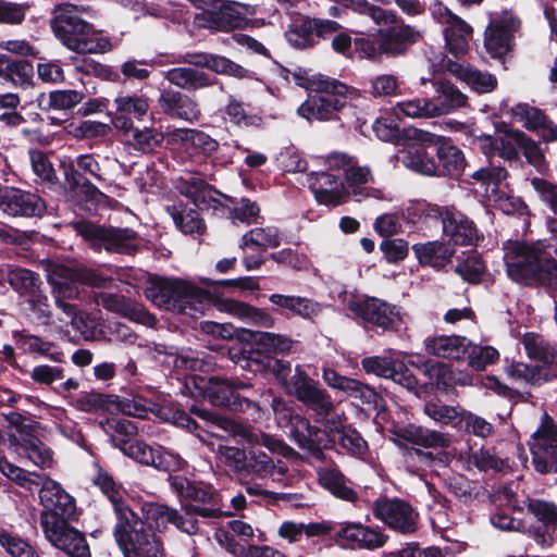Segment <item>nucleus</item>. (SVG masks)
Returning <instances> with one entry per match:
<instances>
[{
  "instance_id": "ddd939ff",
  "label": "nucleus",
  "mask_w": 557,
  "mask_h": 557,
  "mask_svg": "<svg viewBox=\"0 0 557 557\" xmlns=\"http://www.w3.org/2000/svg\"><path fill=\"white\" fill-rule=\"evenodd\" d=\"M374 517L389 529L401 534L417 531L419 515L413 507L400 498L380 497L372 506Z\"/></svg>"
},
{
  "instance_id": "f3484780",
  "label": "nucleus",
  "mask_w": 557,
  "mask_h": 557,
  "mask_svg": "<svg viewBox=\"0 0 557 557\" xmlns=\"http://www.w3.org/2000/svg\"><path fill=\"white\" fill-rule=\"evenodd\" d=\"M348 308L364 322L382 331H397L401 323L397 307L375 297L349 301Z\"/></svg>"
},
{
  "instance_id": "e433bc0d",
  "label": "nucleus",
  "mask_w": 557,
  "mask_h": 557,
  "mask_svg": "<svg viewBox=\"0 0 557 557\" xmlns=\"http://www.w3.org/2000/svg\"><path fill=\"white\" fill-rule=\"evenodd\" d=\"M412 251L420 265H428L436 270L444 269L455 253V249L449 243L440 240L417 243L412 246Z\"/></svg>"
},
{
  "instance_id": "13d9d810",
  "label": "nucleus",
  "mask_w": 557,
  "mask_h": 557,
  "mask_svg": "<svg viewBox=\"0 0 557 557\" xmlns=\"http://www.w3.org/2000/svg\"><path fill=\"white\" fill-rule=\"evenodd\" d=\"M113 441L116 442V445H119L124 455L133 458L134 460L152 467L153 463H156L154 456L157 448L148 446L144 442L129 443L127 441L119 440L115 437H113Z\"/></svg>"
},
{
  "instance_id": "c03bdc74",
  "label": "nucleus",
  "mask_w": 557,
  "mask_h": 557,
  "mask_svg": "<svg viewBox=\"0 0 557 557\" xmlns=\"http://www.w3.org/2000/svg\"><path fill=\"white\" fill-rule=\"evenodd\" d=\"M235 337L237 342L249 345L250 348H292L293 346L289 337L270 332L240 329L236 330Z\"/></svg>"
},
{
  "instance_id": "2eb2a0df",
  "label": "nucleus",
  "mask_w": 557,
  "mask_h": 557,
  "mask_svg": "<svg viewBox=\"0 0 557 557\" xmlns=\"http://www.w3.org/2000/svg\"><path fill=\"white\" fill-rule=\"evenodd\" d=\"M287 392L320 417H326L334 410V403L330 394L321 388L318 382L301 371L299 367L290 376Z\"/></svg>"
},
{
  "instance_id": "bf43d9fd",
  "label": "nucleus",
  "mask_w": 557,
  "mask_h": 557,
  "mask_svg": "<svg viewBox=\"0 0 557 557\" xmlns=\"http://www.w3.org/2000/svg\"><path fill=\"white\" fill-rule=\"evenodd\" d=\"M485 271V263L479 256H468L459 261L455 268V272L469 284H479Z\"/></svg>"
},
{
  "instance_id": "bb28decb",
  "label": "nucleus",
  "mask_w": 557,
  "mask_h": 557,
  "mask_svg": "<svg viewBox=\"0 0 557 557\" xmlns=\"http://www.w3.org/2000/svg\"><path fill=\"white\" fill-rule=\"evenodd\" d=\"M244 388H248V385L219 376L209 377L203 386L205 394L210 403L231 410L242 409L243 401L249 404L248 399H242L237 393Z\"/></svg>"
},
{
  "instance_id": "a18cd8bd",
  "label": "nucleus",
  "mask_w": 557,
  "mask_h": 557,
  "mask_svg": "<svg viewBox=\"0 0 557 557\" xmlns=\"http://www.w3.org/2000/svg\"><path fill=\"white\" fill-rule=\"evenodd\" d=\"M18 453L40 468H48L52 465V453L37 437L20 432L16 438Z\"/></svg>"
},
{
  "instance_id": "5fc2aeb1",
  "label": "nucleus",
  "mask_w": 557,
  "mask_h": 557,
  "mask_svg": "<svg viewBox=\"0 0 557 557\" xmlns=\"http://www.w3.org/2000/svg\"><path fill=\"white\" fill-rule=\"evenodd\" d=\"M133 147L141 153H151L156 148L161 147L164 141V134L154 127L135 128L132 134Z\"/></svg>"
},
{
  "instance_id": "58836bf2",
  "label": "nucleus",
  "mask_w": 557,
  "mask_h": 557,
  "mask_svg": "<svg viewBox=\"0 0 557 557\" xmlns=\"http://www.w3.org/2000/svg\"><path fill=\"white\" fill-rule=\"evenodd\" d=\"M396 434L404 441L424 448H448L451 444L448 433L414 424L400 428Z\"/></svg>"
},
{
  "instance_id": "aec40b11",
  "label": "nucleus",
  "mask_w": 557,
  "mask_h": 557,
  "mask_svg": "<svg viewBox=\"0 0 557 557\" xmlns=\"http://www.w3.org/2000/svg\"><path fill=\"white\" fill-rule=\"evenodd\" d=\"M247 5L230 0H214L212 9L202 13L203 26L218 32L243 29L249 24Z\"/></svg>"
},
{
  "instance_id": "20e7f679",
  "label": "nucleus",
  "mask_w": 557,
  "mask_h": 557,
  "mask_svg": "<svg viewBox=\"0 0 557 557\" xmlns=\"http://www.w3.org/2000/svg\"><path fill=\"white\" fill-rule=\"evenodd\" d=\"M550 247L546 240L532 244L525 240L508 242L504 247L507 276L525 287L557 289V258L552 255Z\"/></svg>"
},
{
  "instance_id": "c85d7f7f",
  "label": "nucleus",
  "mask_w": 557,
  "mask_h": 557,
  "mask_svg": "<svg viewBox=\"0 0 557 557\" xmlns=\"http://www.w3.org/2000/svg\"><path fill=\"white\" fill-rule=\"evenodd\" d=\"M131 530L127 531L132 539L129 545L125 546L116 541L125 557H141V555L146 557H165L162 541L154 533H150L146 529L144 521H139Z\"/></svg>"
},
{
  "instance_id": "f704fd0d",
  "label": "nucleus",
  "mask_w": 557,
  "mask_h": 557,
  "mask_svg": "<svg viewBox=\"0 0 557 557\" xmlns=\"http://www.w3.org/2000/svg\"><path fill=\"white\" fill-rule=\"evenodd\" d=\"M528 361L512 360L507 371L510 375L534 381L546 367L557 363V350H527Z\"/></svg>"
},
{
  "instance_id": "6e6d98bb",
  "label": "nucleus",
  "mask_w": 557,
  "mask_h": 557,
  "mask_svg": "<svg viewBox=\"0 0 557 557\" xmlns=\"http://www.w3.org/2000/svg\"><path fill=\"white\" fill-rule=\"evenodd\" d=\"M8 282L14 290L29 295L39 289L41 283L37 273L24 268H15L9 271Z\"/></svg>"
},
{
  "instance_id": "de8ad7c7",
  "label": "nucleus",
  "mask_w": 557,
  "mask_h": 557,
  "mask_svg": "<svg viewBox=\"0 0 557 557\" xmlns=\"http://www.w3.org/2000/svg\"><path fill=\"white\" fill-rule=\"evenodd\" d=\"M85 95L77 90L63 89L52 90L48 95L41 92L36 101L44 111L49 110H71L81 103Z\"/></svg>"
},
{
  "instance_id": "f8f14e48",
  "label": "nucleus",
  "mask_w": 557,
  "mask_h": 557,
  "mask_svg": "<svg viewBox=\"0 0 557 557\" xmlns=\"http://www.w3.org/2000/svg\"><path fill=\"white\" fill-rule=\"evenodd\" d=\"M379 37L381 49L387 58H397L407 53L411 46L422 39L421 33L414 27L405 24L394 11L393 16L385 17L380 24Z\"/></svg>"
},
{
  "instance_id": "774afa93",
  "label": "nucleus",
  "mask_w": 557,
  "mask_h": 557,
  "mask_svg": "<svg viewBox=\"0 0 557 557\" xmlns=\"http://www.w3.org/2000/svg\"><path fill=\"white\" fill-rule=\"evenodd\" d=\"M362 368L366 372L382 376L385 379H394L397 374L395 362L391 358L369 357L362 360Z\"/></svg>"
},
{
  "instance_id": "79ce46f5",
  "label": "nucleus",
  "mask_w": 557,
  "mask_h": 557,
  "mask_svg": "<svg viewBox=\"0 0 557 557\" xmlns=\"http://www.w3.org/2000/svg\"><path fill=\"white\" fill-rule=\"evenodd\" d=\"M183 145L188 154L198 160H207L213 157L220 148L216 139L196 128L185 131Z\"/></svg>"
},
{
  "instance_id": "c756f323",
  "label": "nucleus",
  "mask_w": 557,
  "mask_h": 557,
  "mask_svg": "<svg viewBox=\"0 0 557 557\" xmlns=\"http://www.w3.org/2000/svg\"><path fill=\"white\" fill-rule=\"evenodd\" d=\"M288 472L285 462L274 460L269 455L260 450H248L242 480H264L272 478L273 481H280Z\"/></svg>"
},
{
  "instance_id": "6e6552de",
  "label": "nucleus",
  "mask_w": 557,
  "mask_h": 557,
  "mask_svg": "<svg viewBox=\"0 0 557 557\" xmlns=\"http://www.w3.org/2000/svg\"><path fill=\"white\" fill-rule=\"evenodd\" d=\"M72 227L95 251L104 249L110 253L133 256L140 249L141 238L129 227L99 225L88 220L74 221Z\"/></svg>"
},
{
  "instance_id": "ea45409f",
  "label": "nucleus",
  "mask_w": 557,
  "mask_h": 557,
  "mask_svg": "<svg viewBox=\"0 0 557 557\" xmlns=\"http://www.w3.org/2000/svg\"><path fill=\"white\" fill-rule=\"evenodd\" d=\"M437 94L436 102L433 101L431 110L433 114L442 115L450 111L466 107L467 96L462 94L450 81L441 78L433 83Z\"/></svg>"
},
{
  "instance_id": "f257e3e1",
  "label": "nucleus",
  "mask_w": 557,
  "mask_h": 557,
  "mask_svg": "<svg viewBox=\"0 0 557 557\" xmlns=\"http://www.w3.org/2000/svg\"><path fill=\"white\" fill-rule=\"evenodd\" d=\"M146 296L156 306L166 311L187 314L196 318L214 307L221 312L262 326L272 327L274 319L264 309L244 301L224 298L196 285L194 282L180 277H160L151 282Z\"/></svg>"
},
{
  "instance_id": "4468645a",
  "label": "nucleus",
  "mask_w": 557,
  "mask_h": 557,
  "mask_svg": "<svg viewBox=\"0 0 557 557\" xmlns=\"http://www.w3.org/2000/svg\"><path fill=\"white\" fill-rule=\"evenodd\" d=\"M39 499L44 507L40 513V524H45L46 520L60 521L64 519H73L76 513V505L74 498L64 491L57 481L42 476L39 484Z\"/></svg>"
},
{
  "instance_id": "37998d69",
  "label": "nucleus",
  "mask_w": 557,
  "mask_h": 557,
  "mask_svg": "<svg viewBox=\"0 0 557 557\" xmlns=\"http://www.w3.org/2000/svg\"><path fill=\"white\" fill-rule=\"evenodd\" d=\"M318 480L321 486L337 498L351 503L358 498L357 493L348 485L347 479L337 468H319Z\"/></svg>"
},
{
  "instance_id": "3c124183",
  "label": "nucleus",
  "mask_w": 557,
  "mask_h": 557,
  "mask_svg": "<svg viewBox=\"0 0 557 557\" xmlns=\"http://www.w3.org/2000/svg\"><path fill=\"white\" fill-rule=\"evenodd\" d=\"M137 338V334L128 325L121 322L106 323L101 335V342L114 346L136 345Z\"/></svg>"
},
{
  "instance_id": "473e14b6",
  "label": "nucleus",
  "mask_w": 557,
  "mask_h": 557,
  "mask_svg": "<svg viewBox=\"0 0 557 557\" xmlns=\"http://www.w3.org/2000/svg\"><path fill=\"white\" fill-rule=\"evenodd\" d=\"M373 132L383 141L396 146H407L410 150L417 145L423 131L414 126H403L392 116L377 117L373 123Z\"/></svg>"
},
{
  "instance_id": "9b49d317",
  "label": "nucleus",
  "mask_w": 557,
  "mask_h": 557,
  "mask_svg": "<svg viewBox=\"0 0 557 557\" xmlns=\"http://www.w3.org/2000/svg\"><path fill=\"white\" fill-rule=\"evenodd\" d=\"M532 462L540 473L557 472V425L546 411L530 441Z\"/></svg>"
},
{
  "instance_id": "338daca9",
  "label": "nucleus",
  "mask_w": 557,
  "mask_h": 557,
  "mask_svg": "<svg viewBox=\"0 0 557 557\" xmlns=\"http://www.w3.org/2000/svg\"><path fill=\"white\" fill-rule=\"evenodd\" d=\"M335 430L337 435L335 441L347 453L354 456H361L366 453L367 443L357 431L351 429L339 430V428H335Z\"/></svg>"
},
{
  "instance_id": "423d86ee",
  "label": "nucleus",
  "mask_w": 557,
  "mask_h": 557,
  "mask_svg": "<svg viewBox=\"0 0 557 557\" xmlns=\"http://www.w3.org/2000/svg\"><path fill=\"white\" fill-rule=\"evenodd\" d=\"M87 10L69 2L57 4L52 10L51 29L55 38L74 52L106 53L112 49L111 40L81 16Z\"/></svg>"
},
{
  "instance_id": "1a4fd4ad",
  "label": "nucleus",
  "mask_w": 557,
  "mask_h": 557,
  "mask_svg": "<svg viewBox=\"0 0 557 557\" xmlns=\"http://www.w3.org/2000/svg\"><path fill=\"white\" fill-rule=\"evenodd\" d=\"M193 413L203 420L207 433H213L212 428L216 426L221 430L228 432L233 436H238L245 440L250 445H261L268 448L272 454H277L285 458H292L298 454L288 446L283 440L267 434L261 431H256L252 428L244 424L236 423L233 420L223 418L207 409L193 408Z\"/></svg>"
},
{
  "instance_id": "b1692460",
  "label": "nucleus",
  "mask_w": 557,
  "mask_h": 557,
  "mask_svg": "<svg viewBox=\"0 0 557 557\" xmlns=\"http://www.w3.org/2000/svg\"><path fill=\"white\" fill-rule=\"evenodd\" d=\"M335 542L351 549H376L385 545L388 536L382 531L356 522H344L334 535Z\"/></svg>"
},
{
  "instance_id": "72a5a7b5",
  "label": "nucleus",
  "mask_w": 557,
  "mask_h": 557,
  "mask_svg": "<svg viewBox=\"0 0 557 557\" xmlns=\"http://www.w3.org/2000/svg\"><path fill=\"white\" fill-rule=\"evenodd\" d=\"M158 102L161 110L172 119L195 122L201 116L199 104L189 96L177 90L163 89Z\"/></svg>"
},
{
  "instance_id": "a19ab883",
  "label": "nucleus",
  "mask_w": 557,
  "mask_h": 557,
  "mask_svg": "<svg viewBox=\"0 0 557 557\" xmlns=\"http://www.w3.org/2000/svg\"><path fill=\"white\" fill-rule=\"evenodd\" d=\"M168 81L187 91H196L214 85L218 79L194 67H174L166 74Z\"/></svg>"
},
{
  "instance_id": "864d4df0",
  "label": "nucleus",
  "mask_w": 557,
  "mask_h": 557,
  "mask_svg": "<svg viewBox=\"0 0 557 557\" xmlns=\"http://www.w3.org/2000/svg\"><path fill=\"white\" fill-rule=\"evenodd\" d=\"M25 310L29 318L37 324H48L51 319V305L48 296L42 290L37 289L25 300Z\"/></svg>"
},
{
  "instance_id": "f03ea898",
  "label": "nucleus",
  "mask_w": 557,
  "mask_h": 557,
  "mask_svg": "<svg viewBox=\"0 0 557 557\" xmlns=\"http://www.w3.org/2000/svg\"><path fill=\"white\" fill-rule=\"evenodd\" d=\"M170 484L182 502V512L164 504L145 503L143 515L149 528L164 531L169 523L188 535L200 531L197 517L216 519L223 515L221 496L210 484L170 476Z\"/></svg>"
},
{
  "instance_id": "680f3d73",
  "label": "nucleus",
  "mask_w": 557,
  "mask_h": 557,
  "mask_svg": "<svg viewBox=\"0 0 557 557\" xmlns=\"http://www.w3.org/2000/svg\"><path fill=\"white\" fill-rule=\"evenodd\" d=\"M0 472L16 482L22 487L30 490L33 486H39L41 475L27 472L24 469L11 463L7 459H0Z\"/></svg>"
},
{
  "instance_id": "9d476101",
  "label": "nucleus",
  "mask_w": 557,
  "mask_h": 557,
  "mask_svg": "<svg viewBox=\"0 0 557 557\" xmlns=\"http://www.w3.org/2000/svg\"><path fill=\"white\" fill-rule=\"evenodd\" d=\"M94 483L108 497L113 506L117 519L113 531L115 541H119L125 546L129 545L132 539L127 531H132V527L138 524L141 520L126 504L124 499L125 491L114 482L112 476L104 472H99L94 479Z\"/></svg>"
},
{
  "instance_id": "dca6fc26",
  "label": "nucleus",
  "mask_w": 557,
  "mask_h": 557,
  "mask_svg": "<svg viewBox=\"0 0 557 557\" xmlns=\"http://www.w3.org/2000/svg\"><path fill=\"white\" fill-rule=\"evenodd\" d=\"M71 520H46L41 525L45 537L51 545L70 557H90L89 546L84 534L69 524Z\"/></svg>"
},
{
  "instance_id": "5701e85b",
  "label": "nucleus",
  "mask_w": 557,
  "mask_h": 557,
  "mask_svg": "<svg viewBox=\"0 0 557 557\" xmlns=\"http://www.w3.org/2000/svg\"><path fill=\"white\" fill-rule=\"evenodd\" d=\"M494 135L482 134L478 138L482 141V149L485 154H498L505 160L516 161L519 159L521 140L524 133L511 128L506 122L495 123Z\"/></svg>"
},
{
  "instance_id": "4be33fe9",
  "label": "nucleus",
  "mask_w": 557,
  "mask_h": 557,
  "mask_svg": "<svg viewBox=\"0 0 557 557\" xmlns=\"http://www.w3.org/2000/svg\"><path fill=\"white\" fill-rule=\"evenodd\" d=\"M527 507L539 522L537 525L527 528L528 535L543 548L552 546L557 528V506L547 500L528 498Z\"/></svg>"
},
{
  "instance_id": "69168bd1",
  "label": "nucleus",
  "mask_w": 557,
  "mask_h": 557,
  "mask_svg": "<svg viewBox=\"0 0 557 557\" xmlns=\"http://www.w3.org/2000/svg\"><path fill=\"white\" fill-rule=\"evenodd\" d=\"M511 114L519 117L520 121H524V126L530 131L540 129L548 119L544 111L528 103L516 104L511 109Z\"/></svg>"
},
{
  "instance_id": "412c9836",
  "label": "nucleus",
  "mask_w": 557,
  "mask_h": 557,
  "mask_svg": "<svg viewBox=\"0 0 557 557\" xmlns=\"http://www.w3.org/2000/svg\"><path fill=\"white\" fill-rule=\"evenodd\" d=\"M519 27L520 20L510 11L491 20L484 37V47L491 58L500 59L507 54L513 33Z\"/></svg>"
},
{
  "instance_id": "6ab92c4d",
  "label": "nucleus",
  "mask_w": 557,
  "mask_h": 557,
  "mask_svg": "<svg viewBox=\"0 0 557 557\" xmlns=\"http://www.w3.org/2000/svg\"><path fill=\"white\" fill-rule=\"evenodd\" d=\"M341 28V24L332 20L302 16L295 20L289 26L286 38L293 47L306 49L313 47L317 44V38L326 39Z\"/></svg>"
},
{
  "instance_id": "0eeeda50",
  "label": "nucleus",
  "mask_w": 557,
  "mask_h": 557,
  "mask_svg": "<svg viewBox=\"0 0 557 557\" xmlns=\"http://www.w3.org/2000/svg\"><path fill=\"white\" fill-rule=\"evenodd\" d=\"M308 97L298 109L299 116L312 121H337L339 113L348 106L354 87L326 75L317 74L305 86Z\"/></svg>"
},
{
  "instance_id": "e2e57ef3",
  "label": "nucleus",
  "mask_w": 557,
  "mask_h": 557,
  "mask_svg": "<svg viewBox=\"0 0 557 557\" xmlns=\"http://www.w3.org/2000/svg\"><path fill=\"white\" fill-rule=\"evenodd\" d=\"M226 214L233 223H257V218L260 213V207L256 201H251L248 198H242L239 202L233 208H225Z\"/></svg>"
},
{
  "instance_id": "7c9ffc66",
  "label": "nucleus",
  "mask_w": 557,
  "mask_h": 557,
  "mask_svg": "<svg viewBox=\"0 0 557 557\" xmlns=\"http://www.w3.org/2000/svg\"><path fill=\"white\" fill-rule=\"evenodd\" d=\"M175 188L182 196L188 198L196 208L218 209L219 206H222L221 201L212 195L219 194L215 187L195 174L178 177Z\"/></svg>"
},
{
  "instance_id": "09e8293b",
  "label": "nucleus",
  "mask_w": 557,
  "mask_h": 557,
  "mask_svg": "<svg viewBox=\"0 0 557 557\" xmlns=\"http://www.w3.org/2000/svg\"><path fill=\"white\" fill-rule=\"evenodd\" d=\"M71 195L76 206L88 214H96L99 206L107 198V195L92 183L85 184L82 188L72 191Z\"/></svg>"
},
{
  "instance_id": "0e129e2a",
  "label": "nucleus",
  "mask_w": 557,
  "mask_h": 557,
  "mask_svg": "<svg viewBox=\"0 0 557 557\" xmlns=\"http://www.w3.org/2000/svg\"><path fill=\"white\" fill-rule=\"evenodd\" d=\"M354 51L360 59H368L373 62H381L385 53L381 49L379 33L373 36L356 37L354 39Z\"/></svg>"
},
{
  "instance_id": "a211bd4d",
  "label": "nucleus",
  "mask_w": 557,
  "mask_h": 557,
  "mask_svg": "<svg viewBox=\"0 0 557 557\" xmlns=\"http://www.w3.org/2000/svg\"><path fill=\"white\" fill-rule=\"evenodd\" d=\"M87 300L89 304L94 302L96 306H102L108 311L119 313L135 322L147 326H154L157 318L150 313L141 304L125 297L124 295L87 290Z\"/></svg>"
},
{
  "instance_id": "cd10ccee",
  "label": "nucleus",
  "mask_w": 557,
  "mask_h": 557,
  "mask_svg": "<svg viewBox=\"0 0 557 557\" xmlns=\"http://www.w3.org/2000/svg\"><path fill=\"white\" fill-rule=\"evenodd\" d=\"M447 207L430 203L425 200L410 201L401 209L403 221L417 231H428L442 225Z\"/></svg>"
},
{
  "instance_id": "39448f33",
  "label": "nucleus",
  "mask_w": 557,
  "mask_h": 557,
  "mask_svg": "<svg viewBox=\"0 0 557 557\" xmlns=\"http://www.w3.org/2000/svg\"><path fill=\"white\" fill-rule=\"evenodd\" d=\"M404 163L420 174L453 180H459L467 166L463 151L450 138L425 131L407 151Z\"/></svg>"
},
{
  "instance_id": "2f4dec72",
  "label": "nucleus",
  "mask_w": 557,
  "mask_h": 557,
  "mask_svg": "<svg viewBox=\"0 0 557 557\" xmlns=\"http://www.w3.org/2000/svg\"><path fill=\"white\" fill-rule=\"evenodd\" d=\"M322 379L327 386L342 391L350 397L359 399L364 405H376L380 396L374 388L356 379L341 375L337 371L324 367Z\"/></svg>"
},
{
  "instance_id": "603ef678",
  "label": "nucleus",
  "mask_w": 557,
  "mask_h": 557,
  "mask_svg": "<svg viewBox=\"0 0 557 557\" xmlns=\"http://www.w3.org/2000/svg\"><path fill=\"white\" fill-rule=\"evenodd\" d=\"M223 112L231 123L239 127H261L263 125V119L260 115L247 113L244 103L232 96Z\"/></svg>"
},
{
  "instance_id": "393cba45",
  "label": "nucleus",
  "mask_w": 557,
  "mask_h": 557,
  "mask_svg": "<svg viewBox=\"0 0 557 557\" xmlns=\"http://www.w3.org/2000/svg\"><path fill=\"white\" fill-rule=\"evenodd\" d=\"M0 210L10 216L41 215L46 203L38 195L14 187L0 189Z\"/></svg>"
},
{
  "instance_id": "4c0bfd02",
  "label": "nucleus",
  "mask_w": 557,
  "mask_h": 557,
  "mask_svg": "<svg viewBox=\"0 0 557 557\" xmlns=\"http://www.w3.org/2000/svg\"><path fill=\"white\" fill-rule=\"evenodd\" d=\"M33 77L34 65L30 61L0 53V79L14 87L27 88L33 86Z\"/></svg>"
},
{
  "instance_id": "49530a36",
  "label": "nucleus",
  "mask_w": 557,
  "mask_h": 557,
  "mask_svg": "<svg viewBox=\"0 0 557 557\" xmlns=\"http://www.w3.org/2000/svg\"><path fill=\"white\" fill-rule=\"evenodd\" d=\"M463 409L449 406L441 400H430L423 406V413L442 426L461 428Z\"/></svg>"
},
{
  "instance_id": "4d7b16f0",
  "label": "nucleus",
  "mask_w": 557,
  "mask_h": 557,
  "mask_svg": "<svg viewBox=\"0 0 557 557\" xmlns=\"http://www.w3.org/2000/svg\"><path fill=\"white\" fill-rule=\"evenodd\" d=\"M210 59L209 70L215 74L232 76L237 79L252 77V72L224 55L213 53Z\"/></svg>"
},
{
  "instance_id": "c9c22d12",
  "label": "nucleus",
  "mask_w": 557,
  "mask_h": 557,
  "mask_svg": "<svg viewBox=\"0 0 557 557\" xmlns=\"http://www.w3.org/2000/svg\"><path fill=\"white\" fill-rule=\"evenodd\" d=\"M199 208L189 207L183 200H177L166 206V212L172 218L176 228L184 235L202 236L207 231V224L199 213Z\"/></svg>"
},
{
  "instance_id": "a878e982",
  "label": "nucleus",
  "mask_w": 557,
  "mask_h": 557,
  "mask_svg": "<svg viewBox=\"0 0 557 557\" xmlns=\"http://www.w3.org/2000/svg\"><path fill=\"white\" fill-rule=\"evenodd\" d=\"M443 235L456 246H476L483 235L468 215L455 207H447L442 223Z\"/></svg>"
},
{
  "instance_id": "052dcab7",
  "label": "nucleus",
  "mask_w": 557,
  "mask_h": 557,
  "mask_svg": "<svg viewBox=\"0 0 557 557\" xmlns=\"http://www.w3.org/2000/svg\"><path fill=\"white\" fill-rule=\"evenodd\" d=\"M216 455L225 467L230 468L239 479L242 478L248 450L235 446L220 445Z\"/></svg>"
},
{
  "instance_id": "8fccbe9b",
  "label": "nucleus",
  "mask_w": 557,
  "mask_h": 557,
  "mask_svg": "<svg viewBox=\"0 0 557 557\" xmlns=\"http://www.w3.org/2000/svg\"><path fill=\"white\" fill-rule=\"evenodd\" d=\"M116 112L141 120L149 111V99L145 95H119L114 99Z\"/></svg>"
},
{
  "instance_id": "7ed1b4c3",
  "label": "nucleus",
  "mask_w": 557,
  "mask_h": 557,
  "mask_svg": "<svg viewBox=\"0 0 557 557\" xmlns=\"http://www.w3.org/2000/svg\"><path fill=\"white\" fill-rule=\"evenodd\" d=\"M112 278L98 270L87 267H76L71 270L69 278L52 283V295L57 308L71 319V330H67L69 341L75 345L81 342H101L104 322L83 310L87 300V288H106Z\"/></svg>"
}]
</instances>
